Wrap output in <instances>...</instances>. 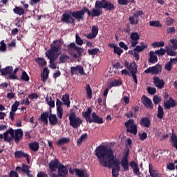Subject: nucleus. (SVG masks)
Listing matches in <instances>:
<instances>
[{
    "instance_id": "58836bf2",
    "label": "nucleus",
    "mask_w": 177,
    "mask_h": 177,
    "mask_svg": "<svg viewBox=\"0 0 177 177\" xmlns=\"http://www.w3.org/2000/svg\"><path fill=\"white\" fill-rule=\"evenodd\" d=\"M166 53L168 56L175 57L176 55V50L171 47L167 48Z\"/></svg>"
},
{
    "instance_id": "13d9d810",
    "label": "nucleus",
    "mask_w": 177,
    "mask_h": 177,
    "mask_svg": "<svg viewBox=\"0 0 177 177\" xmlns=\"http://www.w3.org/2000/svg\"><path fill=\"white\" fill-rule=\"evenodd\" d=\"M21 171L22 172H24V174H26L28 172V171H30V167L26 164H23L21 167Z\"/></svg>"
},
{
    "instance_id": "69168bd1",
    "label": "nucleus",
    "mask_w": 177,
    "mask_h": 177,
    "mask_svg": "<svg viewBox=\"0 0 177 177\" xmlns=\"http://www.w3.org/2000/svg\"><path fill=\"white\" fill-rule=\"evenodd\" d=\"M28 99H30V100H34L35 99H38V94L37 93H31L28 95Z\"/></svg>"
},
{
    "instance_id": "7c9ffc66",
    "label": "nucleus",
    "mask_w": 177,
    "mask_h": 177,
    "mask_svg": "<svg viewBox=\"0 0 177 177\" xmlns=\"http://www.w3.org/2000/svg\"><path fill=\"white\" fill-rule=\"evenodd\" d=\"M19 71V68L14 69L11 74L7 77L8 80H17V72Z\"/></svg>"
},
{
    "instance_id": "338daca9",
    "label": "nucleus",
    "mask_w": 177,
    "mask_h": 177,
    "mask_svg": "<svg viewBox=\"0 0 177 177\" xmlns=\"http://www.w3.org/2000/svg\"><path fill=\"white\" fill-rule=\"evenodd\" d=\"M167 34H172L176 32V28L174 27H169L166 29Z\"/></svg>"
},
{
    "instance_id": "37998d69",
    "label": "nucleus",
    "mask_w": 177,
    "mask_h": 177,
    "mask_svg": "<svg viewBox=\"0 0 177 177\" xmlns=\"http://www.w3.org/2000/svg\"><path fill=\"white\" fill-rule=\"evenodd\" d=\"M149 26H151V27H162L160 21H151Z\"/></svg>"
},
{
    "instance_id": "de8ad7c7",
    "label": "nucleus",
    "mask_w": 177,
    "mask_h": 177,
    "mask_svg": "<svg viewBox=\"0 0 177 177\" xmlns=\"http://www.w3.org/2000/svg\"><path fill=\"white\" fill-rule=\"evenodd\" d=\"M88 138L87 133H83L81 135L80 138L77 140V143L78 145L81 144L84 140H86Z\"/></svg>"
},
{
    "instance_id": "9b49d317",
    "label": "nucleus",
    "mask_w": 177,
    "mask_h": 177,
    "mask_svg": "<svg viewBox=\"0 0 177 177\" xmlns=\"http://www.w3.org/2000/svg\"><path fill=\"white\" fill-rule=\"evenodd\" d=\"M62 163H60V162L59 161V159L55 158L54 160H52L49 164V168L50 169V172H55L56 171V169H59V167H60V165H62Z\"/></svg>"
},
{
    "instance_id": "473e14b6",
    "label": "nucleus",
    "mask_w": 177,
    "mask_h": 177,
    "mask_svg": "<svg viewBox=\"0 0 177 177\" xmlns=\"http://www.w3.org/2000/svg\"><path fill=\"white\" fill-rule=\"evenodd\" d=\"M170 140L172 146L177 150V136L176 133H173L170 138Z\"/></svg>"
},
{
    "instance_id": "6e6552de",
    "label": "nucleus",
    "mask_w": 177,
    "mask_h": 177,
    "mask_svg": "<svg viewBox=\"0 0 177 177\" xmlns=\"http://www.w3.org/2000/svg\"><path fill=\"white\" fill-rule=\"evenodd\" d=\"M162 72V65L157 64L156 66L149 67L145 71V74H151L152 75H157Z\"/></svg>"
},
{
    "instance_id": "f257e3e1",
    "label": "nucleus",
    "mask_w": 177,
    "mask_h": 177,
    "mask_svg": "<svg viewBox=\"0 0 177 177\" xmlns=\"http://www.w3.org/2000/svg\"><path fill=\"white\" fill-rule=\"evenodd\" d=\"M95 152L100 164L104 167H112V176L119 177V171H120V160L115 159L113 149L104 145H100L95 150Z\"/></svg>"
},
{
    "instance_id": "f704fd0d",
    "label": "nucleus",
    "mask_w": 177,
    "mask_h": 177,
    "mask_svg": "<svg viewBox=\"0 0 177 177\" xmlns=\"http://www.w3.org/2000/svg\"><path fill=\"white\" fill-rule=\"evenodd\" d=\"M165 113H164V110L162 109V106L159 104L158 105V118L159 119H162V118L164 117Z\"/></svg>"
},
{
    "instance_id": "5701e85b",
    "label": "nucleus",
    "mask_w": 177,
    "mask_h": 177,
    "mask_svg": "<svg viewBox=\"0 0 177 177\" xmlns=\"http://www.w3.org/2000/svg\"><path fill=\"white\" fill-rule=\"evenodd\" d=\"M143 104L148 109H153V108L152 101L147 96H143Z\"/></svg>"
},
{
    "instance_id": "ddd939ff",
    "label": "nucleus",
    "mask_w": 177,
    "mask_h": 177,
    "mask_svg": "<svg viewBox=\"0 0 177 177\" xmlns=\"http://www.w3.org/2000/svg\"><path fill=\"white\" fill-rule=\"evenodd\" d=\"M15 137V130L13 129L10 128L8 131H6L3 133V139L5 142H10L12 139Z\"/></svg>"
},
{
    "instance_id": "423d86ee",
    "label": "nucleus",
    "mask_w": 177,
    "mask_h": 177,
    "mask_svg": "<svg viewBox=\"0 0 177 177\" xmlns=\"http://www.w3.org/2000/svg\"><path fill=\"white\" fill-rule=\"evenodd\" d=\"M69 122L70 126L75 129H77L83 122L82 120L77 117L74 111H71L69 115Z\"/></svg>"
},
{
    "instance_id": "bf43d9fd",
    "label": "nucleus",
    "mask_w": 177,
    "mask_h": 177,
    "mask_svg": "<svg viewBox=\"0 0 177 177\" xmlns=\"http://www.w3.org/2000/svg\"><path fill=\"white\" fill-rule=\"evenodd\" d=\"M98 28L95 26H93L91 29V34L97 37L98 34Z\"/></svg>"
},
{
    "instance_id": "6ab92c4d",
    "label": "nucleus",
    "mask_w": 177,
    "mask_h": 177,
    "mask_svg": "<svg viewBox=\"0 0 177 177\" xmlns=\"http://www.w3.org/2000/svg\"><path fill=\"white\" fill-rule=\"evenodd\" d=\"M21 138H23V130L18 129L14 131V140L16 143H19Z\"/></svg>"
},
{
    "instance_id": "e433bc0d",
    "label": "nucleus",
    "mask_w": 177,
    "mask_h": 177,
    "mask_svg": "<svg viewBox=\"0 0 177 177\" xmlns=\"http://www.w3.org/2000/svg\"><path fill=\"white\" fill-rule=\"evenodd\" d=\"M73 171H75V176L78 177H85L84 171L83 169L75 168L73 169Z\"/></svg>"
},
{
    "instance_id": "a878e982",
    "label": "nucleus",
    "mask_w": 177,
    "mask_h": 177,
    "mask_svg": "<svg viewBox=\"0 0 177 177\" xmlns=\"http://www.w3.org/2000/svg\"><path fill=\"white\" fill-rule=\"evenodd\" d=\"M120 165L123 168L124 171H129V160L127 159H121Z\"/></svg>"
},
{
    "instance_id": "7ed1b4c3",
    "label": "nucleus",
    "mask_w": 177,
    "mask_h": 177,
    "mask_svg": "<svg viewBox=\"0 0 177 177\" xmlns=\"http://www.w3.org/2000/svg\"><path fill=\"white\" fill-rule=\"evenodd\" d=\"M102 9L112 12V10H115V6L111 1L107 0H97L95 1V8H93L91 11L88 8V17H99L100 15H102Z\"/></svg>"
},
{
    "instance_id": "39448f33",
    "label": "nucleus",
    "mask_w": 177,
    "mask_h": 177,
    "mask_svg": "<svg viewBox=\"0 0 177 177\" xmlns=\"http://www.w3.org/2000/svg\"><path fill=\"white\" fill-rule=\"evenodd\" d=\"M124 66L127 70L129 71L135 84H138V79L136 75V74L138 73V66L136 63L132 62L129 64V62L125 60L124 62Z\"/></svg>"
},
{
    "instance_id": "09e8293b",
    "label": "nucleus",
    "mask_w": 177,
    "mask_h": 177,
    "mask_svg": "<svg viewBox=\"0 0 177 177\" xmlns=\"http://www.w3.org/2000/svg\"><path fill=\"white\" fill-rule=\"evenodd\" d=\"M170 43L172 44V46H170L171 48L176 51L177 50V39H171Z\"/></svg>"
},
{
    "instance_id": "ea45409f",
    "label": "nucleus",
    "mask_w": 177,
    "mask_h": 177,
    "mask_svg": "<svg viewBox=\"0 0 177 177\" xmlns=\"http://www.w3.org/2000/svg\"><path fill=\"white\" fill-rule=\"evenodd\" d=\"M99 52H100V49L97 48H93V49H88V55H92V56L97 55Z\"/></svg>"
},
{
    "instance_id": "a211bd4d",
    "label": "nucleus",
    "mask_w": 177,
    "mask_h": 177,
    "mask_svg": "<svg viewBox=\"0 0 177 177\" xmlns=\"http://www.w3.org/2000/svg\"><path fill=\"white\" fill-rule=\"evenodd\" d=\"M153 84L158 89H162L165 86V82L158 77H153Z\"/></svg>"
},
{
    "instance_id": "603ef678",
    "label": "nucleus",
    "mask_w": 177,
    "mask_h": 177,
    "mask_svg": "<svg viewBox=\"0 0 177 177\" xmlns=\"http://www.w3.org/2000/svg\"><path fill=\"white\" fill-rule=\"evenodd\" d=\"M149 174H150L151 176V177H157V175L155 173L156 171L153 169V166L151 164H149Z\"/></svg>"
},
{
    "instance_id": "a19ab883",
    "label": "nucleus",
    "mask_w": 177,
    "mask_h": 177,
    "mask_svg": "<svg viewBox=\"0 0 177 177\" xmlns=\"http://www.w3.org/2000/svg\"><path fill=\"white\" fill-rule=\"evenodd\" d=\"M46 102H47L48 105L50 106V108H55V100L52 99V97H46Z\"/></svg>"
},
{
    "instance_id": "4468645a",
    "label": "nucleus",
    "mask_w": 177,
    "mask_h": 177,
    "mask_svg": "<svg viewBox=\"0 0 177 177\" xmlns=\"http://www.w3.org/2000/svg\"><path fill=\"white\" fill-rule=\"evenodd\" d=\"M91 117L92 118H91L88 122L89 124L94 122L95 124H101L104 123L102 118L97 115L95 112L92 113Z\"/></svg>"
},
{
    "instance_id": "f8f14e48",
    "label": "nucleus",
    "mask_w": 177,
    "mask_h": 177,
    "mask_svg": "<svg viewBox=\"0 0 177 177\" xmlns=\"http://www.w3.org/2000/svg\"><path fill=\"white\" fill-rule=\"evenodd\" d=\"M140 37L139 34L136 32H132L130 36V43L133 48H135L138 44V40L140 39Z\"/></svg>"
},
{
    "instance_id": "3c124183",
    "label": "nucleus",
    "mask_w": 177,
    "mask_h": 177,
    "mask_svg": "<svg viewBox=\"0 0 177 177\" xmlns=\"http://www.w3.org/2000/svg\"><path fill=\"white\" fill-rule=\"evenodd\" d=\"M0 52H6V44L3 40L0 42Z\"/></svg>"
},
{
    "instance_id": "c03bdc74",
    "label": "nucleus",
    "mask_w": 177,
    "mask_h": 177,
    "mask_svg": "<svg viewBox=\"0 0 177 177\" xmlns=\"http://www.w3.org/2000/svg\"><path fill=\"white\" fill-rule=\"evenodd\" d=\"M35 61L39 67H44V66H45V59L44 58H37Z\"/></svg>"
},
{
    "instance_id": "5fc2aeb1",
    "label": "nucleus",
    "mask_w": 177,
    "mask_h": 177,
    "mask_svg": "<svg viewBox=\"0 0 177 177\" xmlns=\"http://www.w3.org/2000/svg\"><path fill=\"white\" fill-rule=\"evenodd\" d=\"M164 46H165V42L164 41L154 42V43L152 44V46L153 48L164 47Z\"/></svg>"
},
{
    "instance_id": "0eeeda50",
    "label": "nucleus",
    "mask_w": 177,
    "mask_h": 177,
    "mask_svg": "<svg viewBox=\"0 0 177 177\" xmlns=\"http://www.w3.org/2000/svg\"><path fill=\"white\" fill-rule=\"evenodd\" d=\"M125 127L127 128V132L131 133L134 136L138 134V126L135 123V120L133 119L128 120L125 124Z\"/></svg>"
},
{
    "instance_id": "2eb2a0df",
    "label": "nucleus",
    "mask_w": 177,
    "mask_h": 177,
    "mask_svg": "<svg viewBox=\"0 0 177 177\" xmlns=\"http://www.w3.org/2000/svg\"><path fill=\"white\" fill-rule=\"evenodd\" d=\"M71 75H77V73L83 75L84 74V68L81 65L71 67Z\"/></svg>"
},
{
    "instance_id": "a18cd8bd",
    "label": "nucleus",
    "mask_w": 177,
    "mask_h": 177,
    "mask_svg": "<svg viewBox=\"0 0 177 177\" xmlns=\"http://www.w3.org/2000/svg\"><path fill=\"white\" fill-rule=\"evenodd\" d=\"M20 104V102L19 101H16L14 104L11 106V111L16 113L17 111V109Z\"/></svg>"
},
{
    "instance_id": "4be33fe9",
    "label": "nucleus",
    "mask_w": 177,
    "mask_h": 177,
    "mask_svg": "<svg viewBox=\"0 0 177 177\" xmlns=\"http://www.w3.org/2000/svg\"><path fill=\"white\" fill-rule=\"evenodd\" d=\"M13 71V66H7L5 68L0 69V73L1 75H10Z\"/></svg>"
},
{
    "instance_id": "72a5a7b5",
    "label": "nucleus",
    "mask_w": 177,
    "mask_h": 177,
    "mask_svg": "<svg viewBox=\"0 0 177 177\" xmlns=\"http://www.w3.org/2000/svg\"><path fill=\"white\" fill-rule=\"evenodd\" d=\"M29 148L32 151H38V149H39V144H38V142H31L29 144Z\"/></svg>"
},
{
    "instance_id": "9d476101",
    "label": "nucleus",
    "mask_w": 177,
    "mask_h": 177,
    "mask_svg": "<svg viewBox=\"0 0 177 177\" xmlns=\"http://www.w3.org/2000/svg\"><path fill=\"white\" fill-rule=\"evenodd\" d=\"M144 12L142 10H139L135 12L132 16L129 17V20L131 24H138L140 21V16H143Z\"/></svg>"
},
{
    "instance_id": "6e6d98bb",
    "label": "nucleus",
    "mask_w": 177,
    "mask_h": 177,
    "mask_svg": "<svg viewBox=\"0 0 177 177\" xmlns=\"http://www.w3.org/2000/svg\"><path fill=\"white\" fill-rule=\"evenodd\" d=\"M122 53L123 50L121 48L118 46L115 47L114 53L116 54L118 56H120Z\"/></svg>"
},
{
    "instance_id": "4c0bfd02",
    "label": "nucleus",
    "mask_w": 177,
    "mask_h": 177,
    "mask_svg": "<svg viewBox=\"0 0 177 177\" xmlns=\"http://www.w3.org/2000/svg\"><path fill=\"white\" fill-rule=\"evenodd\" d=\"M15 158H21V157H27V153L23 152V151H16L15 152Z\"/></svg>"
},
{
    "instance_id": "20e7f679",
    "label": "nucleus",
    "mask_w": 177,
    "mask_h": 177,
    "mask_svg": "<svg viewBox=\"0 0 177 177\" xmlns=\"http://www.w3.org/2000/svg\"><path fill=\"white\" fill-rule=\"evenodd\" d=\"M67 52L73 58L78 59L84 54V50L83 48L76 46L74 42H71L67 46Z\"/></svg>"
},
{
    "instance_id": "864d4df0",
    "label": "nucleus",
    "mask_w": 177,
    "mask_h": 177,
    "mask_svg": "<svg viewBox=\"0 0 177 177\" xmlns=\"http://www.w3.org/2000/svg\"><path fill=\"white\" fill-rule=\"evenodd\" d=\"M57 115L59 119L63 118V108H57Z\"/></svg>"
},
{
    "instance_id": "dca6fc26",
    "label": "nucleus",
    "mask_w": 177,
    "mask_h": 177,
    "mask_svg": "<svg viewBox=\"0 0 177 177\" xmlns=\"http://www.w3.org/2000/svg\"><path fill=\"white\" fill-rule=\"evenodd\" d=\"M176 106L177 103L171 97H170L169 100L164 102V106L167 110L171 109V108H175Z\"/></svg>"
},
{
    "instance_id": "c85d7f7f",
    "label": "nucleus",
    "mask_w": 177,
    "mask_h": 177,
    "mask_svg": "<svg viewBox=\"0 0 177 177\" xmlns=\"http://www.w3.org/2000/svg\"><path fill=\"white\" fill-rule=\"evenodd\" d=\"M69 97L70 96L68 93H66L62 96V100L63 101L64 104L67 106V107H69L71 104V101L69 100Z\"/></svg>"
},
{
    "instance_id": "f03ea898",
    "label": "nucleus",
    "mask_w": 177,
    "mask_h": 177,
    "mask_svg": "<svg viewBox=\"0 0 177 177\" xmlns=\"http://www.w3.org/2000/svg\"><path fill=\"white\" fill-rule=\"evenodd\" d=\"M85 13H87L88 15V8L85 6H84L81 10H76L73 12L66 10L63 13L61 21L66 24H75V19L78 20V21H80V20H84Z\"/></svg>"
},
{
    "instance_id": "412c9836",
    "label": "nucleus",
    "mask_w": 177,
    "mask_h": 177,
    "mask_svg": "<svg viewBox=\"0 0 177 177\" xmlns=\"http://www.w3.org/2000/svg\"><path fill=\"white\" fill-rule=\"evenodd\" d=\"M140 124L142 127L149 128L151 126V120L147 117H143L141 118Z\"/></svg>"
},
{
    "instance_id": "680f3d73",
    "label": "nucleus",
    "mask_w": 177,
    "mask_h": 177,
    "mask_svg": "<svg viewBox=\"0 0 177 177\" xmlns=\"http://www.w3.org/2000/svg\"><path fill=\"white\" fill-rule=\"evenodd\" d=\"M147 91L151 95H153L156 93V88L154 87H148Z\"/></svg>"
},
{
    "instance_id": "e2e57ef3",
    "label": "nucleus",
    "mask_w": 177,
    "mask_h": 177,
    "mask_svg": "<svg viewBox=\"0 0 177 177\" xmlns=\"http://www.w3.org/2000/svg\"><path fill=\"white\" fill-rule=\"evenodd\" d=\"M64 105V103L62 101H60V100L59 98H57L56 100V106L57 109H63V107H62V106Z\"/></svg>"
},
{
    "instance_id": "bb28decb",
    "label": "nucleus",
    "mask_w": 177,
    "mask_h": 177,
    "mask_svg": "<svg viewBox=\"0 0 177 177\" xmlns=\"http://www.w3.org/2000/svg\"><path fill=\"white\" fill-rule=\"evenodd\" d=\"M49 122L52 126H56L57 124V117H56L55 114H50L49 117Z\"/></svg>"
},
{
    "instance_id": "2f4dec72",
    "label": "nucleus",
    "mask_w": 177,
    "mask_h": 177,
    "mask_svg": "<svg viewBox=\"0 0 177 177\" xmlns=\"http://www.w3.org/2000/svg\"><path fill=\"white\" fill-rule=\"evenodd\" d=\"M13 12L15 15H19V16H23V15H24V9L23 7L17 6L13 9Z\"/></svg>"
},
{
    "instance_id": "79ce46f5",
    "label": "nucleus",
    "mask_w": 177,
    "mask_h": 177,
    "mask_svg": "<svg viewBox=\"0 0 177 177\" xmlns=\"http://www.w3.org/2000/svg\"><path fill=\"white\" fill-rule=\"evenodd\" d=\"M155 54L157 55L158 57H162L166 53V50L164 48H160V50H157L155 52Z\"/></svg>"
},
{
    "instance_id": "8fccbe9b",
    "label": "nucleus",
    "mask_w": 177,
    "mask_h": 177,
    "mask_svg": "<svg viewBox=\"0 0 177 177\" xmlns=\"http://www.w3.org/2000/svg\"><path fill=\"white\" fill-rule=\"evenodd\" d=\"M75 42L78 46H82L83 44L82 39L77 34H76L75 35Z\"/></svg>"
},
{
    "instance_id": "0e129e2a",
    "label": "nucleus",
    "mask_w": 177,
    "mask_h": 177,
    "mask_svg": "<svg viewBox=\"0 0 177 177\" xmlns=\"http://www.w3.org/2000/svg\"><path fill=\"white\" fill-rule=\"evenodd\" d=\"M153 101L155 104H158L161 102V98L158 95H155L153 98Z\"/></svg>"
},
{
    "instance_id": "393cba45",
    "label": "nucleus",
    "mask_w": 177,
    "mask_h": 177,
    "mask_svg": "<svg viewBox=\"0 0 177 177\" xmlns=\"http://www.w3.org/2000/svg\"><path fill=\"white\" fill-rule=\"evenodd\" d=\"M122 82L121 80H114L109 83L108 88L118 87L122 86Z\"/></svg>"
},
{
    "instance_id": "052dcab7",
    "label": "nucleus",
    "mask_w": 177,
    "mask_h": 177,
    "mask_svg": "<svg viewBox=\"0 0 177 177\" xmlns=\"http://www.w3.org/2000/svg\"><path fill=\"white\" fill-rule=\"evenodd\" d=\"M175 20L174 19H171L170 17H167L166 19L165 24L167 26H171L174 23Z\"/></svg>"
},
{
    "instance_id": "1a4fd4ad",
    "label": "nucleus",
    "mask_w": 177,
    "mask_h": 177,
    "mask_svg": "<svg viewBox=\"0 0 177 177\" xmlns=\"http://www.w3.org/2000/svg\"><path fill=\"white\" fill-rule=\"evenodd\" d=\"M57 51H55L52 48L49 50L48 53H46V57L50 60V64L53 66L54 69L56 68V65H55V62L57 59V56H56Z\"/></svg>"
},
{
    "instance_id": "c9c22d12",
    "label": "nucleus",
    "mask_w": 177,
    "mask_h": 177,
    "mask_svg": "<svg viewBox=\"0 0 177 177\" xmlns=\"http://www.w3.org/2000/svg\"><path fill=\"white\" fill-rule=\"evenodd\" d=\"M85 90L86 92V95L88 97V99L89 100L92 99V89L88 84L86 85Z\"/></svg>"
},
{
    "instance_id": "4d7b16f0",
    "label": "nucleus",
    "mask_w": 177,
    "mask_h": 177,
    "mask_svg": "<svg viewBox=\"0 0 177 177\" xmlns=\"http://www.w3.org/2000/svg\"><path fill=\"white\" fill-rule=\"evenodd\" d=\"M147 138V132L144 131L142 133H139V140L141 141H145Z\"/></svg>"
},
{
    "instance_id": "c756f323",
    "label": "nucleus",
    "mask_w": 177,
    "mask_h": 177,
    "mask_svg": "<svg viewBox=\"0 0 177 177\" xmlns=\"http://www.w3.org/2000/svg\"><path fill=\"white\" fill-rule=\"evenodd\" d=\"M69 142H70L69 138H61L58 139V140L57 141V145L62 146L68 143Z\"/></svg>"
},
{
    "instance_id": "aec40b11",
    "label": "nucleus",
    "mask_w": 177,
    "mask_h": 177,
    "mask_svg": "<svg viewBox=\"0 0 177 177\" xmlns=\"http://www.w3.org/2000/svg\"><path fill=\"white\" fill-rule=\"evenodd\" d=\"M53 44L55 45L51 48L53 49L54 51H56L57 53L62 51V47L63 46V42H62V41L56 40L53 41Z\"/></svg>"
},
{
    "instance_id": "b1692460",
    "label": "nucleus",
    "mask_w": 177,
    "mask_h": 177,
    "mask_svg": "<svg viewBox=\"0 0 177 177\" xmlns=\"http://www.w3.org/2000/svg\"><path fill=\"white\" fill-rule=\"evenodd\" d=\"M92 113V109L91 107H88L86 111L82 113V116L84 118L85 120L88 122L91 119V114Z\"/></svg>"
},
{
    "instance_id": "cd10ccee",
    "label": "nucleus",
    "mask_w": 177,
    "mask_h": 177,
    "mask_svg": "<svg viewBox=\"0 0 177 177\" xmlns=\"http://www.w3.org/2000/svg\"><path fill=\"white\" fill-rule=\"evenodd\" d=\"M149 56H150V58L149 59V62L153 64H156L158 62V57L157 56L155 55V52L153 51H151L149 53Z\"/></svg>"
},
{
    "instance_id": "f3484780",
    "label": "nucleus",
    "mask_w": 177,
    "mask_h": 177,
    "mask_svg": "<svg viewBox=\"0 0 177 177\" xmlns=\"http://www.w3.org/2000/svg\"><path fill=\"white\" fill-rule=\"evenodd\" d=\"M68 174V170L67 167L64 166V165L60 164L59 167H58V175L59 177H66Z\"/></svg>"
},
{
    "instance_id": "49530a36",
    "label": "nucleus",
    "mask_w": 177,
    "mask_h": 177,
    "mask_svg": "<svg viewBox=\"0 0 177 177\" xmlns=\"http://www.w3.org/2000/svg\"><path fill=\"white\" fill-rule=\"evenodd\" d=\"M21 80L23 81H26V82H28L30 81V77H28V75L26 71L22 72L21 76Z\"/></svg>"
},
{
    "instance_id": "774afa93",
    "label": "nucleus",
    "mask_w": 177,
    "mask_h": 177,
    "mask_svg": "<svg viewBox=\"0 0 177 177\" xmlns=\"http://www.w3.org/2000/svg\"><path fill=\"white\" fill-rule=\"evenodd\" d=\"M173 63L170 61L165 65V69L168 71H171L172 69Z\"/></svg>"
}]
</instances>
